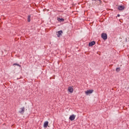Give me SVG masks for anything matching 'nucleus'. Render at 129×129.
Returning <instances> with one entry per match:
<instances>
[{"label":"nucleus","mask_w":129,"mask_h":129,"mask_svg":"<svg viewBox=\"0 0 129 129\" xmlns=\"http://www.w3.org/2000/svg\"><path fill=\"white\" fill-rule=\"evenodd\" d=\"M62 34H63V31L62 30L58 31L56 34L57 37L60 38V36H62Z\"/></svg>","instance_id":"20e7f679"},{"label":"nucleus","mask_w":129,"mask_h":129,"mask_svg":"<svg viewBox=\"0 0 129 129\" xmlns=\"http://www.w3.org/2000/svg\"><path fill=\"white\" fill-rule=\"evenodd\" d=\"M68 91H69V92H70L71 93H72V92H73V89L72 87H69L68 88Z\"/></svg>","instance_id":"9d476101"},{"label":"nucleus","mask_w":129,"mask_h":129,"mask_svg":"<svg viewBox=\"0 0 129 129\" xmlns=\"http://www.w3.org/2000/svg\"><path fill=\"white\" fill-rule=\"evenodd\" d=\"M48 124H49V122L48 121H46L43 124V127L45 128L47 127Z\"/></svg>","instance_id":"1a4fd4ad"},{"label":"nucleus","mask_w":129,"mask_h":129,"mask_svg":"<svg viewBox=\"0 0 129 129\" xmlns=\"http://www.w3.org/2000/svg\"><path fill=\"white\" fill-rule=\"evenodd\" d=\"M18 66L19 67H21V65H20L19 63H14L13 64V66Z\"/></svg>","instance_id":"ddd939ff"},{"label":"nucleus","mask_w":129,"mask_h":129,"mask_svg":"<svg viewBox=\"0 0 129 129\" xmlns=\"http://www.w3.org/2000/svg\"><path fill=\"white\" fill-rule=\"evenodd\" d=\"M57 21L58 22H60V23H61V22H64V20L63 18H57Z\"/></svg>","instance_id":"9b49d317"},{"label":"nucleus","mask_w":129,"mask_h":129,"mask_svg":"<svg viewBox=\"0 0 129 129\" xmlns=\"http://www.w3.org/2000/svg\"><path fill=\"white\" fill-rule=\"evenodd\" d=\"M25 112V107H23L22 108H20V110L19 111V113L23 114Z\"/></svg>","instance_id":"39448f33"},{"label":"nucleus","mask_w":129,"mask_h":129,"mask_svg":"<svg viewBox=\"0 0 129 129\" xmlns=\"http://www.w3.org/2000/svg\"><path fill=\"white\" fill-rule=\"evenodd\" d=\"M94 91L93 90H88L85 91V93L86 95H88L89 94H91Z\"/></svg>","instance_id":"f03ea898"},{"label":"nucleus","mask_w":129,"mask_h":129,"mask_svg":"<svg viewBox=\"0 0 129 129\" xmlns=\"http://www.w3.org/2000/svg\"><path fill=\"white\" fill-rule=\"evenodd\" d=\"M116 72H119V71H120V68H116Z\"/></svg>","instance_id":"4468645a"},{"label":"nucleus","mask_w":129,"mask_h":129,"mask_svg":"<svg viewBox=\"0 0 129 129\" xmlns=\"http://www.w3.org/2000/svg\"><path fill=\"white\" fill-rule=\"evenodd\" d=\"M94 45H95V41H93L89 43V47H92V46H94Z\"/></svg>","instance_id":"6e6552de"},{"label":"nucleus","mask_w":129,"mask_h":129,"mask_svg":"<svg viewBox=\"0 0 129 129\" xmlns=\"http://www.w3.org/2000/svg\"><path fill=\"white\" fill-rule=\"evenodd\" d=\"M75 117H76V115L73 114L70 116L69 119H70V120L72 121L73 120H74V119H75Z\"/></svg>","instance_id":"0eeeda50"},{"label":"nucleus","mask_w":129,"mask_h":129,"mask_svg":"<svg viewBox=\"0 0 129 129\" xmlns=\"http://www.w3.org/2000/svg\"><path fill=\"white\" fill-rule=\"evenodd\" d=\"M101 38L103 40H107V34L106 33H103L101 34Z\"/></svg>","instance_id":"f257e3e1"},{"label":"nucleus","mask_w":129,"mask_h":129,"mask_svg":"<svg viewBox=\"0 0 129 129\" xmlns=\"http://www.w3.org/2000/svg\"><path fill=\"white\" fill-rule=\"evenodd\" d=\"M92 2H95V3L98 5V6H100L101 5V1L100 0H92Z\"/></svg>","instance_id":"7ed1b4c3"},{"label":"nucleus","mask_w":129,"mask_h":129,"mask_svg":"<svg viewBox=\"0 0 129 129\" xmlns=\"http://www.w3.org/2000/svg\"><path fill=\"white\" fill-rule=\"evenodd\" d=\"M117 9L119 11H123V10L125 9V7L124 6L119 5L118 6Z\"/></svg>","instance_id":"423d86ee"},{"label":"nucleus","mask_w":129,"mask_h":129,"mask_svg":"<svg viewBox=\"0 0 129 129\" xmlns=\"http://www.w3.org/2000/svg\"><path fill=\"white\" fill-rule=\"evenodd\" d=\"M28 22H31V16L30 15L28 16Z\"/></svg>","instance_id":"f8f14e48"},{"label":"nucleus","mask_w":129,"mask_h":129,"mask_svg":"<svg viewBox=\"0 0 129 129\" xmlns=\"http://www.w3.org/2000/svg\"><path fill=\"white\" fill-rule=\"evenodd\" d=\"M117 17H120V15L119 14H118Z\"/></svg>","instance_id":"2eb2a0df"}]
</instances>
